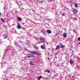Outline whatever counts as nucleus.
<instances>
[{
    "label": "nucleus",
    "instance_id": "1",
    "mask_svg": "<svg viewBox=\"0 0 80 80\" xmlns=\"http://www.w3.org/2000/svg\"><path fill=\"white\" fill-rule=\"evenodd\" d=\"M33 54L36 55H40V52L38 51V52H33Z\"/></svg>",
    "mask_w": 80,
    "mask_h": 80
},
{
    "label": "nucleus",
    "instance_id": "2",
    "mask_svg": "<svg viewBox=\"0 0 80 80\" xmlns=\"http://www.w3.org/2000/svg\"><path fill=\"white\" fill-rule=\"evenodd\" d=\"M16 3L18 5V6H22V5H23L22 4H21L19 1H16Z\"/></svg>",
    "mask_w": 80,
    "mask_h": 80
},
{
    "label": "nucleus",
    "instance_id": "3",
    "mask_svg": "<svg viewBox=\"0 0 80 80\" xmlns=\"http://www.w3.org/2000/svg\"><path fill=\"white\" fill-rule=\"evenodd\" d=\"M72 12H73L74 13H77V11L75 9H73L72 10Z\"/></svg>",
    "mask_w": 80,
    "mask_h": 80
},
{
    "label": "nucleus",
    "instance_id": "4",
    "mask_svg": "<svg viewBox=\"0 0 80 80\" xmlns=\"http://www.w3.org/2000/svg\"><path fill=\"white\" fill-rule=\"evenodd\" d=\"M3 77H4V79L3 80H8V77L7 76L4 75L3 76Z\"/></svg>",
    "mask_w": 80,
    "mask_h": 80
},
{
    "label": "nucleus",
    "instance_id": "5",
    "mask_svg": "<svg viewBox=\"0 0 80 80\" xmlns=\"http://www.w3.org/2000/svg\"><path fill=\"white\" fill-rule=\"evenodd\" d=\"M17 28L18 29H20L21 28V26L19 24H18L17 26Z\"/></svg>",
    "mask_w": 80,
    "mask_h": 80
},
{
    "label": "nucleus",
    "instance_id": "6",
    "mask_svg": "<svg viewBox=\"0 0 80 80\" xmlns=\"http://www.w3.org/2000/svg\"><path fill=\"white\" fill-rule=\"evenodd\" d=\"M12 68V66H8L7 67V69H8V70H10V69H11Z\"/></svg>",
    "mask_w": 80,
    "mask_h": 80
},
{
    "label": "nucleus",
    "instance_id": "7",
    "mask_svg": "<svg viewBox=\"0 0 80 80\" xmlns=\"http://www.w3.org/2000/svg\"><path fill=\"white\" fill-rule=\"evenodd\" d=\"M47 32L48 33H49V34H50V33H52V32L50 30H47Z\"/></svg>",
    "mask_w": 80,
    "mask_h": 80
},
{
    "label": "nucleus",
    "instance_id": "8",
    "mask_svg": "<svg viewBox=\"0 0 80 80\" xmlns=\"http://www.w3.org/2000/svg\"><path fill=\"white\" fill-rule=\"evenodd\" d=\"M44 72H47V73H50V70H49L47 69V70L44 71Z\"/></svg>",
    "mask_w": 80,
    "mask_h": 80
},
{
    "label": "nucleus",
    "instance_id": "9",
    "mask_svg": "<svg viewBox=\"0 0 80 80\" xmlns=\"http://www.w3.org/2000/svg\"><path fill=\"white\" fill-rule=\"evenodd\" d=\"M63 36L64 38H66L67 37V33H64L63 34Z\"/></svg>",
    "mask_w": 80,
    "mask_h": 80
},
{
    "label": "nucleus",
    "instance_id": "10",
    "mask_svg": "<svg viewBox=\"0 0 80 80\" xmlns=\"http://www.w3.org/2000/svg\"><path fill=\"white\" fill-rule=\"evenodd\" d=\"M18 20L19 22H20L22 20V18H19V17H18Z\"/></svg>",
    "mask_w": 80,
    "mask_h": 80
},
{
    "label": "nucleus",
    "instance_id": "11",
    "mask_svg": "<svg viewBox=\"0 0 80 80\" xmlns=\"http://www.w3.org/2000/svg\"><path fill=\"white\" fill-rule=\"evenodd\" d=\"M40 40L41 41V42H44V39L43 38V37H42L41 38H40Z\"/></svg>",
    "mask_w": 80,
    "mask_h": 80
},
{
    "label": "nucleus",
    "instance_id": "12",
    "mask_svg": "<svg viewBox=\"0 0 80 80\" xmlns=\"http://www.w3.org/2000/svg\"><path fill=\"white\" fill-rule=\"evenodd\" d=\"M6 64H7L6 62H4L2 64V67H4L5 66Z\"/></svg>",
    "mask_w": 80,
    "mask_h": 80
},
{
    "label": "nucleus",
    "instance_id": "13",
    "mask_svg": "<svg viewBox=\"0 0 80 80\" xmlns=\"http://www.w3.org/2000/svg\"><path fill=\"white\" fill-rule=\"evenodd\" d=\"M60 47H61V48H63L65 47V46H63V45H61Z\"/></svg>",
    "mask_w": 80,
    "mask_h": 80
},
{
    "label": "nucleus",
    "instance_id": "14",
    "mask_svg": "<svg viewBox=\"0 0 80 80\" xmlns=\"http://www.w3.org/2000/svg\"><path fill=\"white\" fill-rule=\"evenodd\" d=\"M41 78H42V76H40L38 77V80H40L41 79Z\"/></svg>",
    "mask_w": 80,
    "mask_h": 80
},
{
    "label": "nucleus",
    "instance_id": "15",
    "mask_svg": "<svg viewBox=\"0 0 80 80\" xmlns=\"http://www.w3.org/2000/svg\"><path fill=\"white\" fill-rule=\"evenodd\" d=\"M59 48H60V47H59V46H57L56 49H57V50H58V49H59Z\"/></svg>",
    "mask_w": 80,
    "mask_h": 80
},
{
    "label": "nucleus",
    "instance_id": "16",
    "mask_svg": "<svg viewBox=\"0 0 80 80\" xmlns=\"http://www.w3.org/2000/svg\"><path fill=\"white\" fill-rule=\"evenodd\" d=\"M1 21H2V22H3V23H4L5 22V20H4L2 18H1Z\"/></svg>",
    "mask_w": 80,
    "mask_h": 80
},
{
    "label": "nucleus",
    "instance_id": "17",
    "mask_svg": "<svg viewBox=\"0 0 80 80\" xmlns=\"http://www.w3.org/2000/svg\"><path fill=\"white\" fill-rule=\"evenodd\" d=\"M41 47L42 49H44V48H45V47L43 46H41Z\"/></svg>",
    "mask_w": 80,
    "mask_h": 80
},
{
    "label": "nucleus",
    "instance_id": "18",
    "mask_svg": "<svg viewBox=\"0 0 80 80\" xmlns=\"http://www.w3.org/2000/svg\"><path fill=\"white\" fill-rule=\"evenodd\" d=\"M20 48H21V47H20L19 48H18V52H19V51H21V49H20Z\"/></svg>",
    "mask_w": 80,
    "mask_h": 80
},
{
    "label": "nucleus",
    "instance_id": "19",
    "mask_svg": "<svg viewBox=\"0 0 80 80\" xmlns=\"http://www.w3.org/2000/svg\"><path fill=\"white\" fill-rule=\"evenodd\" d=\"M73 61L71 60L70 61V63H71L72 64V63H73Z\"/></svg>",
    "mask_w": 80,
    "mask_h": 80
},
{
    "label": "nucleus",
    "instance_id": "20",
    "mask_svg": "<svg viewBox=\"0 0 80 80\" xmlns=\"http://www.w3.org/2000/svg\"><path fill=\"white\" fill-rule=\"evenodd\" d=\"M31 56H30V54L28 55V58H31Z\"/></svg>",
    "mask_w": 80,
    "mask_h": 80
},
{
    "label": "nucleus",
    "instance_id": "21",
    "mask_svg": "<svg viewBox=\"0 0 80 80\" xmlns=\"http://www.w3.org/2000/svg\"><path fill=\"white\" fill-rule=\"evenodd\" d=\"M57 32L59 34H60V30H58Z\"/></svg>",
    "mask_w": 80,
    "mask_h": 80
},
{
    "label": "nucleus",
    "instance_id": "22",
    "mask_svg": "<svg viewBox=\"0 0 80 80\" xmlns=\"http://www.w3.org/2000/svg\"><path fill=\"white\" fill-rule=\"evenodd\" d=\"M78 6L77 5V3H75V7L76 8Z\"/></svg>",
    "mask_w": 80,
    "mask_h": 80
},
{
    "label": "nucleus",
    "instance_id": "23",
    "mask_svg": "<svg viewBox=\"0 0 80 80\" xmlns=\"http://www.w3.org/2000/svg\"><path fill=\"white\" fill-rule=\"evenodd\" d=\"M30 64L31 65H32V66L33 65V63H32V62H30Z\"/></svg>",
    "mask_w": 80,
    "mask_h": 80
},
{
    "label": "nucleus",
    "instance_id": "24",
    "mask_svg": "<svg viewBox=\"0 0 80 80\" xmlns=\"http://www.w3.org/2000/svg\"><path fill=\"white\" fill-rule=\"evenodd\" d=\"M7 38H8V37L7 36H4V38L6 39Z\"/></svg>",
    "mask_w": 80,
    "mask_h": 80
},
{
    "label": "nucleus",
    "instance_id": "25",
    "mask_svg": "<svg viewBox=\"0 0 80 80\" xmlns=\"http://www.w3.org/2000/svg\"><path fill=\"white\" fill-rule=\"evenodd\" d=\"M78 41H80V37H79L78 38Z\"/></svg>",
    "mask_w": 80,
    "mask_h": 80
},
{
    "label": "nucleus",
    "instance_id": "26",
    "mask_svg": "<svg viewBox=\"0 0 80 80\" xmlns=\"http://www.w3.org/2000/svg\"><path fill=\"white\" fill-rule=\"evenodd\" d=\"M65 15V13H63L62 14V16H64Z\"/></svg>",
    "mask_w": 80,
    "mask_h": 80
},
{
    "label": "nucleus",
    "instance_id": "27",
    "mask_svg": "<svg viewBox=\"0 0 80 80\" xmlns=\"http://www.w3.org/2000/svg\"><path fill=\"white\" fill-rule=\"evenodd\" d=\"M48 77H46L45 79L46 80H48Z\"/></svg>",
    "mask_w": 80,
    "mask_h": 80
},
{
    "label": "nucleus",
    "instance_id": "28",
    "mask_svg": "<svg viewBox=\"0 0 80 80\" xmlns=\"http://www.w3.org/2000/svg\"><path fill=\"white\" fill-rule=\"evenodd\" d=\"M72 78V80H75V78Z\"/></svg>",
    "mask_w": 80,
    "mask_h": 80
},
{
    "label": "nucleus",
    "instance_id": "29",
    "mask_svg": "<svg viewBox=\"0 0 80 80\" xmlns=\"http://www.w3.org/2000/svg\"><path fill=\"white\" fill-rule=\"evenodd\" d=\"M36 50H38V48H37V47H36Z\"/></svg>",
    "mask_w": 80,
    "mask_h": 80
},
{
    "label": "nucleus",
    "instance_id": "30",
    "mask_svg": "<svg viewBox=\"0 0 80 80\" xmlns=\"http://www.w3.org/2000/svg\"><path fill=\"white\" fill-rule=\"evenodd\" d=\"M55 35H56V36H57V35H58V33H56V34H55Z\"/></svg>",
    "mask_w": 80,
    "mask_h": 80
},
{
    "label": "nucleus",
    "instance_id": "31",
    "mask_svg": "<svg viewBox=\"0 0 80 80\" xmlns=\"http://www.w3.org/2000/svg\"><path fill=\"white\" fill-rule=\"evenodd\" d=\"M32 57H33V58H35V56H32Z\"/></svg>",
    "mask_w": 80,
    "mask_h": 80
},
{
    "label": "nucleus",
    "instance_id": "32",
    "mask_svg": "<svg viewBox=\"0 0 80 80\" xmlns=\"http://www.w3.org/2000/svg\"><path fill=\"white\" fill-rule=\"evenodd\" d=\"M30 53H33V52H30Z\"/></svg>",
    "mask_w": 80,
    "mask_h": 80
},
{
    "label": "nucleus",
    "instance_id": "33",
    "mask_svg": "<svg viewBox=\"0 0 80 80\" xmlns=\"http://www.w3.org/2000/svg\"><path fill=\"white\" fill-rule=\"evenodd\" d=\"M48 60H50V58H48Z\"/></svg>",
    "mask_w": 80,
    "mask_h": 80
},
{
    "label": "nucleus",
    "instance_id": "34",
    "mask_svg": "<svg viewBox=\"0 0 80 80\" xmlns=\"http://www.w3.org/2000/svg\"><path fill=\"white\" fill-rule=\"evenodd\" d=\"M15 43V44H16V45H17V42H14Z\"/></svg>",
    "mask_w": 80,
    "mask_h": 80
},
{
    "label": "nucleus",
    "instance_id": "35",
    "mask_svg": "<svg viewBox=\"0 0 80 80\" xmlns=\"http://www.w3.org/2000/svg\"><path fill=\"white\" fill-rule=\"evenodd\" d=\"M3 9H5V7H4Z\"/></svg>",
    "mask_w": 80,
    "mask_h": 80
},
{
    "label": "nucleus",
    "instance_id": "36",
    "mask_svg": "<svg viewBox=\"0 0 80 80\" xmlns=\"http://www.w3.org/2000/svg\"><path fill=\"white\" fill-rule=\"evenodd\" d=\"M2 15V14H1V13H0V15Z\"/></svg>",
    "mask_w": 80,
    "mask_h": 80
},
{
    "label": "nucleus",
    "instance_id": "37",
    "mask_svg": "<svg viewBox=\"0 0 80 80\" xmlns=\"http://www.w3.org/2000/svg\"><path fill=\"white\" fill-rule=\"evenodd\" d=\"M21 48H20V49L21 50V49H22V47H21Z\"/></svg>",
    "mask_w": 80,
    "mask_h": 80
},
{
    "label": "nucleus",
    "instance_id": "38",
    "mask_svg": "<svg viewBox=\"0 0 80 80\" xmlns=\"http://www.w3.org/2000/svg\"><path fill=\"white\" fill-rule=\"evenodd\" d=\"M14 31H15V30H14Z\"/></svg>",
    "mask_w": 80,
    "mask_h": 80
},
{
    "label": "nucleus",
    "instance_id": "39",
    "mask_svg": "<svg viewBox=\"0 0 80 80\" xmlns=\"http://www.w3.org/2000/svg\"><path fill=\"white\" fill-rule=\"evenodd\" d=\"M5 53H4V54H5Z\"/></svg>",
    "mask_w": 80,
    "mask_h": 80
},
{
    "label": "nucleus",
    "instance_id": "40",
    "mask_svg": "<svg viewBox=\"0 0 80 80\" xmlns=\"http://www.w3.org/2000/svg\"><path fill=\"white\" fill-rule=\"evenodd\" d=\"M6 48H7V47Z\"/></svg>",
    "mask_w": 80,
    "mask_h": 80
}]
</instances>
